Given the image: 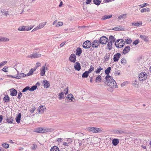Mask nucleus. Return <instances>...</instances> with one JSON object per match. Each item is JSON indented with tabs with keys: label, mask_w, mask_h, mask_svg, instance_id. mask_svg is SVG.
I'll return each mask as SVG.
<instances>
[{
	"label": "nucleus",
	"mask_w": 151,
	"mask_h": 151,
	"mask_svg": "<svg viewBox=\"0 0 151 151\" xmlns=\"http://www.w3.org/2000/svg\"><path fill=\"white\" fill-rule=\"evenodd\" d=\"M111 69V67H108L105 71V74L107 75L105 77L106 80L107 82V84L111 88L113 87H114L115 88H117V86L116 82L113 79L112 77L110 76L109 75Z\"/></svg>",
	"instance_id": "obj_1"
},
{
	"label": "nucleus",
	"mask_w": 151,
	"mask_h": 151,
	"mask_svg": "<svg viewBox=\"0 0 151 151\" xmlns=\"http://www.w3.org/2000/svg\"><path fill=\"white\" fill-rule=\"evenodd\" d=\"M108 41V39L106 36H102L99 39V40H94L92 43V46L93 48H97L100 45V44L104 45Z\"/></svg>",
	"instance_id": "obj_2"
},
{
	"label": "nucleus",
	"mask_w": 151,
	"mask_h": 151,
	"mask_svg": "<svg viewBox=\"0 0 151 151\" xmlns=\"http://www.w3.org/2000/svg\"><path fill=\"white\" fill-rule=\"evenodd\" d=\"M115 45L117 48L122 47L125 45L124 40L122 39L118 40L116 41Z\"/></svg>",
	"instance_id": "obj_3"
},
{
	"label": "nucleus",
	"mask_w": 151,
	"mask_h": 151,
	"mask_svg": "<svg viewBox=\"0 0 151 151\" xmlns=\"http://www.w3.org/2000/svg\"><path fill=\"white\" fill-rule=\"evenodd\" d=\"M147 75L144 72H142L139 74V79L140 81H143L145 80L147 78Z\"/></svg>",
	"instance_id": "obj_4"
},
{
	"label": "nucleus",
	"mask_w": 151,
	"mask_h": 151,
	"mask_svg": "<svg viewBox=\"0 0 151 151\" xmlns=\"http://www.w3.org/2000/svg\"><path fill=\"white\" fill-rule=\"evenodd\" d=\"M91 45H92V44L90 41L87 40L83 43V47L84 48L88 49L91 47Z\"/></svg>",
	"instance_id": "obj_5"
},
{
	"label": "nucleus",
	"mask_w": 151,
	"mask_h": 151,
	"mask_svg": "<svg viewBox=\"0 0 151 151\" xmlns=\"http://www.w3.org/2000/svg\"><path fill=\"white\" fill-rule=\"evenodd\" d=\"M46 23V22H44L40 23L38 26L33 29L32 31V32H33L34 31L37 30L39 29L42 28L45 25Z\"/></svg>",
	"instance_id": "obj_6"
},
{
	"label": "nucleus",
	"mask_w": 151,
	"mask_h": 151,
	"mask_svg": "<svg viewBox=\"0 0 151 151\" xmlns=\"http://www.w3.org/2000/svg\"><path fill=\"white\" fill-rule=\"evenodd\" d=\"M41 56V55L40 54L36 52H35L31 54L30 55L28 56V57L32 59L40 57Z\"/></svg>",
	"instance_id": "obj_7"
},
{
	"label": "nucleus",
	"mask_w": 151,
	"mask_h": 151,
	"mask_svg": "<svg viewBox=\"0 0 151 151\" xmlns=\"http://www.w3.org/2000/svg\"><path fill=\"white\" fill-rule=\"evenodd\" d=\"M46 64H45L44 65L42 68V69L40 70V75L41 76H43L45 75V70H47L48 69L47 67L46 66Z\"/></svg>",
	"instance_id": "obj_8"
},
{
	"label": "nucleus",
	"mask_w": 151,
	"mask_h": 151,
	"mask_svg": "<svg viewBox=\"0 0 151 151\" xmlns=\"http://www.w3.org/2000/svg\"><path fill=\"white\" fill-rule=\"evenodd\" d=\"M32 29V28H29L27 26H22L19 27L18 28V30L22 31H27L30 30Z\"/></svg>",
	"instance_id": "obj_9"
},
{
	"label": "nucleus",
	"mask_w": 151,
	"mask_h": 151,
	"mask_svg": "<svg viewBox=\"0 0 151 151\" xmlns=\"http://www.w3.org/2000/svg\"><path fill=\"white\" fill-rule=\"evenodd\" d=\"M45 109L46 108L45 106H40L38 108V112L40 114H42L44 112Z\"/></svg>",
	"instance_id": "obj_10"
},
{
	"label": "nucleus",
	"mask_w": 151,
	"mask_h": 151,
	"mask_svg": "<svg viewBox=\"0 0 151 151\" xmlns=\"http://www.w3.org/2000/svg\"><path fill=\"white\" fill-rule=\"evenodd\" d=\"M76 56L75 54H71L69 58V60L73 63H75L76 62Z\"/></svg>",
	"instance_id": "obj_11"
},
{
	"label": "nucleus",
	"mask_w": 151,
	"mask_h": 151,
	"mask_svg": "<svg viewBox=\"0 0 151 151\" xmlns=\"http://www.w3.org/2000/svg\"><path fill=\"white\" fill-rule=\"evenodd\" d=\"M54 131V129L49 128H42V133L49 132H52Z\"/></svg>",
	"instance_id": "obj_12"
},
{
	"label": "nucleus",
	"mask_w": 151,
	"mask_h": 151,
	"mask_svg": "<svg viewBox=\"0 0 151 151\" xmlns=\"http://www.w3.org/2000/svg\"><path fill=\"white\" fill-rule=\"evenodd\" d=\"M121 55L119 53L115 54L114 56L113 60L114 62H117L121 56Z\"/></svg>",
	"instance_id": "obj_13"
},
{
	"label": "nucleus",
	"mask_w": 151,
	"mask_h": 151,
	"mask_svg": "<svg viewBox=\"0 0 151 151\" xmlns=\"http://www.w3.org/2000/svg\"><path fill=\"white\" fill-rule=\"evenodd\" d=\"M26 76H27L26 74L23 73H18L17 74V76L14 77V78L16 79H20Z\"/></svg>",
	"instance_id": "obj_14"
},
{
	"label": "nucleus",
	"mask_w": 151,
	"mask_h": 151,
	"mask_svg": "<svg viewBox=\"0 0 151 151\" xmlns=\"http://www.w3.org/2000/svg\"><path fill=\"white\" fill-rule=\"evenodd\" d=\"M74 67L76 70L79 71L81 69V66L80 63L78 62H76L74 66Z\"/></svg>",
	"instance_id": "obj_15"
},
{
	"label": "nucleus",
	"mask_w": 151,
	"mask_h": 151,
	"mask_svg": "<svg viewBox=\"0 0 151 151\" xmlns=\"http://www.w3.org/2000/svg\"><path fill=\"white\" fill-rule=\"evenodd\" d=\"M17 92L16 90L14 88L10 89V95L12 96H16L17 94Z\"/></svg>",
	"instance_id": "obj_16"
},
{
	"label": "nucleus",
	"mask_w": 151,
	"mask_h": 151,
	"mask_svg": "<svg viewBox=\"0 0 151 151\" xmlns=\"http://www.w3.org/2000/svg\"><path fill=\"white\" fill-rule=\"evenodd\" d=\"M130 47L129 46L125 47L123 51V53L125 54L127 53L130 50Z\"/></svg>",
	"instance_id": "obj_17"
},
{
	"label": "nucleus",
	"mask_w": 151,
	"mask_h": 151,
	"mask_svg": "<svg viewBox=\"0 0 151 151\" xmlns=\"http://www.w3.org/2000/svg\"><path fill=\"white\" fill-rule=\"evenodd\" d=\"M110 54L109 53L106 54V55L104 56V62L108 61L110 59Z\"/></svg>",
	"instance_id": "obj_18"
},
{
	"label": "nucleus",
	"mask_w": 151,
	"mask_h": 151,
	"mask_svg": "<svg viewBox=\"0 0 151 151\" xmlns=\"http://www.w3.org/2000/svg\"><path fill=\"white\" fill-rule=\"evenodd\" d=\"M66 98L69 99L72 101L75 102L74 100H75V99L74 97H73L72 94L70 93L67 96Z\"/></svg>",
	"instance_id": "obj_19"
},
{
	"label": "nucleus",
	"mask_w": 151,
	"mask_h": 151,
	"mask_svg": "<svg viewBox=\"0 0 151 151\" xmlns=\"http://www.w3.org/2000/svg\"><path fill=\"white\" fill-rule=\"evenodd\" d=\"M82 51L80 47H78L76 50V55L80 56L82 53Z\"/></svg>",
	"instance_id": "obj_20"
},
{
	"label": "nucleus",
	"mask_w": 151,
	"mask_h": 151,
	"mask_svg": "<svg viewBox=\"0 0 151 151\" xmlns=\"http://www.w3.org/2000/svg\"><path fill=\"white\" fill-rule=\"evenodd\" d=\"M43 83L44 84V86L45 88H47L50 86V84L49 83L48 81L47 80H44L43 81Z\"/></svg>",
	"instance_id": "obj_21"
},
{
	"label": "nucleus",
	"mask_w": 151,
	"mask_h": 151,
	"mask_svg": "<svg viewBox=\"0 0 151 151\" xmlns=\"http://www.w3.org/2000/svg\"><path fill=\"white\" fill-rule=\"evenodd\" d=\"M9 40V39L7 37L0 36V42H6L8 41Z\"/></svg>",
	"instance_id": "obj_22"
},
{
	"label": "nucleus",
	"mask_w": 151,
	"mask_h": 151,
	"mask_svg": "<svg viewBox=\"0 0 151 151\" xmlns=\"http://www.w3.org/2000/svg\"><path fill=\"white\" fill-rule=\"evenodd\" d=\"M139 37L145 42H147L149 40L148 37L146 36L145 35H140Z\"/></svg>",
	"instance_id": "obj_23"
},
{
	"label": "nucleus",
	"mask_w": 151,
	"mask_h": 151,
	"mask_svg": "<svg viewBox=\"0 0 151 151\" xmlns=\"http://www.w3.org/2000/svg\"><path fill=\"white\" fill-rule=\"evenodd\" d=\"M93 132L94 133H100L102 132V131L99 128L93 127Z\"/></svg>",
	"instance_id": "obj_24"
},
{
	"label": "nucleus",
	"mask_w": 151,
	"mask_h": 151,
	"mask_svg": "<svg viewBox=\"0 0 151 151\" xmlns=\"http://www.w3.org/2000/svg\"><path fill=\"white\" fill-rule=\"evenodd\" d=\"M36 70V68H34V69H33L32 68L29 71V72L26 74V75L27 76H29L32 75L33 73V72H34Z\"/></svg>",
	"instance_id": "obj_25"
},
{
	"label": "nucleus",
	"mask_w": 151,
	"mask_h": 151,
	"mask_svg": "<svg viewBox=\"0 0 151 151\" xmlns=\"http://www.w3.org/2000/svg\"><path fill=\"white\" fill-rule=\"evenodd\" d=\"M112 142L114 145L116 146L119 143V140L117 139H114L112 140Z\"/></svg>",
	"instance_id": "obj_26"
},
{
	"label": "nucleus",
	"mask_w": 151,
	"mask_h": 151,
	"mask_svg": "<svg viewBox=\"0 0 151 151\" xmlns=\"http://www.w3.org/2000/svg\"><path fill=\"white\" fill-rule=\"evenodd\" d=\"M34 132L37 133H42V128L39 127L36 128L34 130Z\"/></svg>",
	"instance_id": "obj_27"
},
{
	"label": "nucleus",
	"mask_w": 151,
	"mask_h": 151,
	"mask_svg": "<svg viewBox=\"0 0 151 151\" xmlns=\"http://www.w3.org/2000/svg\"><path fill=\"white\" fill-rule=\"evenodd\" d=\"M59 148L56 146H54L52 147L50 150V151H59Z\"/></svg>",
	"instance_id": "obj_28"
},
{
	"label": "nucleus",
	"mask_w": 151,
	"mask_h": 151,
	"mask_svg": "<svg viewBox=\"0 0 151 151\" xmlns=\"http://www.w3.org/2000/svg\"><path fill=\"white\" fill-rule=\"evenodd\" d=\"M5 102H7L9 101L10 98L9 96L7 95H5L3 99Z\"/></svg>",
	"instance_id": "obj_29"
},
{
	"label": "nucleus",
	"mask_w": 151,
	"mask_h": 151,
	"mask_svg": "<svg viewBox=\"0 0 151 151\" xmlns=\"http://www.w3.org/2000/svg\"><path fill=\"white\" fill-rule=\"evenodd\" d=\"M116 39L112 35L110 36L109 38V42H111L113 43L115 41Z\"/></svg>",
	"instance_id": "obj_30"
},
{
	"label": "nucleus",
	"mask_w": 151,
	"mask_h": 151,
	"mask_svg": "<svg viewBox=\"0 0 151 151\" xmlns=\"http://www.w3.org/2000/svg\"><path fill=\"white\" fill-rule=\"evenodd\" d=\"M21 117V114L20 113L17 116L16 118V122L19 123L20 122V120Z\"/></svg>",
	"instance_id": "obj_31"
},
{
	"label": "nucleus",
	"mask_w": 151,
	"mask_h": 151,
	"mask_svg": "<svg viewBox=\"0 0 151 151\" xmlns=\"http://www.w3.org/2000/svg\"><path fill=\"white\" fill-rule=\"evenodd\" d=\"M112 17V15H105L103 16L101 18V19L103 20H105L107 19H109Z\"/></svg>",
	"instance_id": "obj_32"
},
{
	"label": "nucleus",
	"mask_w": 151,
	"mask_h": 151,
	"mask_svg": "<svg viewBox=\"0 0 151 151\" xmlns=\"http://www.w3.org/2000/svg\"><path fill=\"white\" fill-rule=\"evenodd\" d=\"M103 70V69L100 66L97 68V69L96 70H95V72H96V74L99 73L101 71Z\"/></svg>",
	"instance_id": "obj_33"
},
{
	"label": "nucleus",
	"mask_w": 151,
	"mask_h": 151,
	"mask_svg": "<svg viewBox=\"0 0 151 151\" xmlns=\"http://www.w3.org/2000/svg\"><path fill=\"white\" fill-rule=\"evenodd\" d=\"M127 17V14H122L119 16L118 17V18L119 19H125Z\"/></svg>",
	"instance_id": "obj_34"
},
{
	"label": "nucleus",
	"mask_w": 151,
	"mask_h": 151,
	"mask_svg": "<svg viewBox=\"0 0 151 151\" xmlns=\"http://www.w3.org/2000/svg\"><path fill=\"white\" fill-rule=\"evenodd\" d=\"M101 75L98 76L96 78V82H100L101 80Z\"/></svg>",
	"instance_id": "obj_35"
},
{
	"label": "nucleus",
	"mask_w": 151,
	"mask_h": 151,
	"mask_svg": "<svg viewBox=\"0 0 151 151\" xmlns=\"http://www.w3.org/2000/svg\"><path fill=\"white\" fill-rule=\"evenodd\" d=\"M7 122L9 123H12L13 121V118L11 117V118H7L6 119Z\"/></svg>",
	"instance_id": "obj_36"
},
{
	"label": "nucleus",
	"mask_w": 151,
	"mask_h": 151,
	"mask_svg": "<svg viewBox=\"0 0 151 151\" xmlns=\"http://www.w3.org/2000/svg\"><path fill=\"white\" fill-rule=\"evenodd\" d=\"M93 2L94 4L97 5H99L100 4L101 1L99 0H93Z\"/></svg>",
	"instance_id": "obj_37"
},
{
	"label": "nucleus",
	"mask_w": 151,
	"mask_h": 151,
	"mask_svg": "<svg viewBox=\"0 0 151 151\" xmlns=\"http://www.w3.org/2000/svg\"><path fill=\"white\" fill-rule=\"evenodd\" d=\"M150 11V9L149 8H147V9L143 8L141 9L140 12L142 13H143L145 12H149Z\"/></svg>",
	"instance_id": "obj_38"
},
{
	"label": "nucleus",
	"mask_w": 151,
	"mask_h": 151,
	"mask_svg": "<svg viewBox=\"0 0 151 151\" xmlns=\"http://www.w3.org/2000/svg\"><path fill=\"white\" fill-rule=\"evenodd\" d=\"M89 73L87 71H86L83 73L82 75V77L83 78H87L88 76Z\"/></svg>",
	"instance_id": "obj_39"
},
{
	"label": "nucleus",
	"mask_w": 151,
	"mask_h": 151,
	"mask_svg": "<svg viewBox=\"0 0 151 151\" xmlns=\"http://www.w3.org/2000/svg\"><path fill=\"white\" fill-rule=\"evenodd\" d=\"M59 98L60 100L62 99H64V97L63 92H62L60 93L59 94Z\"/></svg>",
	"instance_id": "obj_40"
},
{
	"label": "nucleus",
	"mask_w": 151,
	"mask_h": 151,
	"mask_svg": "<svg viewBox=\"0 0 151 151\" xmlns=\"http://www.w3.org/2000/svg\"><path fill=\"white\" fill-rule=\"evenodd\" d=\"M123 29V28L120 27H115L112 29L114 30H122Z\"/></svg>",
	"instance_id": "obj_41"
},
{
	"label": "nucleus",
	"mask_w": 151,
	"mask_h": 151,
	"mask_svg": "<svg viewBox=\"0 0 151 151\" xmlns=\"http://www.w3.org/2000/svg\"><path fill=\"white\" fill-rule=\"evenodd\" d=\"M2 146L5 149H7L9 147V145L6 143L2 144Z\"/></svg>",
	"instance_id": "obj_42"
},
{
	"label": "nucleus",
	"mask_w": 151,
	"mask_h": 151,
	"mask_svg": "<svg viewBox=\"0 0 151 151\" xmlns=\"http://www.w3.org/2000/svg\"><path fill=\"white\" fill-rule=\"evenodd\" d=\"M112 43L111 42H108L107 44V46L109 50L111 49L112 46Z\"/></svg>",
	"instance_id": "obj_43"
},
{
	"label": "nucleus",
	"mask_w": 151,
	"mask_h": 151,
	"mask_svg": "<svg viewBox=\"0 0 151 151\" xmlns=\"http://www.w3.org/2000/svg\"><path fill=\"white\" fill-rule=\"evenodd\" d=\"M94 70V67L92 65H91L90 66V68L89 69L88 71H87L88 72V73H91L92 71H93Z\"/></svg>",
	"instance_id": "obj_44"
},
{
	"label": "nucleus",
	"mask_w": 151,
	"mask_h": 151,
	"mask_svg": "<svg viewBox=\"0 0 151 151\" xmlns=\"http://www.w3.org/2000/svg\"><path fill=\"white\" fill-rule=\"evenodd\" d=\"M37 88V86L36 85L33 86L31 88H29V91H33L36 89Z\"/></svg>",
	"instance_id": "obj_45"
},
{
	"label": "nucleus",
	"mask_w": 151,
	"mask_h": 151,
	"mask_svg": "<svg viewBox=\"0 0 151 151\" xmlns=\"http://www.w3.org/2000/svg\"><path fill=\"white\" fill-rule=\"evenodd\" d=\"M132 42V40L130 38L125 39V42L127 44H130Z\"/></svg>",
	"instance_id": "obj_46"
},
{
	"label": "nucleus",
	"mask_w": 151,
	"mask_h": 151,
	"mask_svg": "<svg viewBox=\"0 0 151 151\" xmlns=\"http://www.w3.org/2000/svg\"><path fill=\"white\" fill-rule=\"evenodd\" d=\"M1 12L5 16H6L7 15H9L8 11H5L4 10H3L2 11H1Z\"/></svg>",
	"instance_id": "obj_47"
},
{
	"label": "nucleus",
	"mask_w": 151,
	"mask_h": 151,
	"mask_svg": "<svg viewBox=\"0 0 151 151\" xmlns=\"http://www.w3.org/2000/svg\"><path fill=\"white\" fill-rule=\"evenodd\" d=\"M149 4L146 3H144L143 4H140L139 5V6H140L141 8H142L145 7L147 6H149Z\"/></svg>",
	"instance_id": "obj_48"
},
{
	"label": "nucleus",
	"mask_w": 151,
	"mask_h": 151,
	"mask_svg": "<svg viewBox=\"0 0 151 151\" xmlns=\"http://www.w3.org/2000/svg\"><path fill=\"white\" fill-rule=\"evenodd\" d=\"M121 63L122 64H126V60L125 58H123L121 60Z\"/></svg>",
	"instance_id": "obj_49"
},
{
	"label": "nucleus",
	"mask_w": 151,
	"mask_h": 151,
	"mask_svg": "<svg viewBox=\"0 0 151 151\" xmlns=\"http://www.w3.org/2000/svg\"><path fill=\"white\" fill-rule=\"evenodd\" d=\"M28 90H29V87L28 86H27L22 90V92H26Z\"/></svg>",
	"instance_id": "obj_50"
},
{
	"label": "nucleus",
	"mask_w": 151,
	"mask_h": 151,
	"mask_svg": "<svg viewBox=\"0 0 151 151\" xmlns=\"http://www.w3.org/2000/svg\"><path fill=\"white\" fill-rule=\"evenodd\" d=\"M87 129L88 131L93 132V127H89L87 128Z\"/></svg>",
	"instance_id": "obj_51"
},
{
	"label": "nucleus",
	"mask_w": 151,
	"mask_h": 151,
	"mask_svg": "<svg viewBox=\"0 0 151 151\" xmlns=\"http://www.w3.org/2000/svg\"><path fill=\"white\" fill-rule=\"evenodd\" d=\"M63 23L62 22H58V24H57L56 25V27H58L59 26H61L63 25Z\"/></svg>",
	"instance_id": "obj_52"
},
{
	"label": "nucleus",
	"mask_w": 151,
	"mask_h": 151,
	"mask_svg": "<svg viewBox=\"0 0 151 151\" xmlns=\"http://www.w3.org/2000/svg\"><path fill=\"white\" fill-rule=\"evenodd\" d=\"M7 61H4L0 63V66L1 67L7 63Z\"/></svg>",
	"instance_id": "obj_53"
},
{
	"label": "nucleus",
	"mask_w": 151,
	"mask_h": 151,
	"mask_svg": "<svg viewBox=\"0 0 151 151\" xmlns=\"http://www.w3.org/2000/svg\"><path fill=\"white\" fill-rule=\"evenodd\" d=\"M140 23L139 22H137L136 23H133L132 24V26H134L136 27H139L140 25Z\"/></svg>",
	"instance_id": "obj_54"
},
{
	"label": "nucleus",
	"mask_w": 151,
	"mask_h": 151,
	"mask_svg": "<svg viewBox=\"0 0 151 151\" xmlns=\"http://www.w3.org/2000/svg\"><path fill=\"white\" fill-rule=\"evenodd\" d=\"M37 146L36 144H33L31 147V148L32 150H35L37 148Z\"/></svg>",
	"instance_id": "obj_55"
},
{
	"label": "nucleus",
	"mask_w": 151,
	"mask_h": 151,
	"mask_svg": "<svg viewBox=\"0 0 151 151\" xmlns=\"http://www.w3.org/2000/svg\"><path fill=\"white\" fill-rule=\"evenodd\" d=\"M41 65V63L39 62H37L36 63L35 66V68L36 69L38 67L40 66Z\"/></svg>",
	"instance_id": "obj_56"
},
{
	"label": "nucleus",
	"mask_w": 151,
	"mask_h": 151,
	"mask_svg": "<svg viewBox=\"0 0 151 151\" xmlns=\"http://www.w3.org/2000/svg\"><path fill=\"white\" fill-rule=\"evenodd\" d=\"M35 109V106H34L32 109H30L29 111L32 113H33Z\"/></svg>",
	"instance_id": "obj_57"
},
{
	"label": "nucleus",
	"mask_w": 151,
	"mask_h": 151,
	"mask_svg": "<svg viewBox=\"0 0 151 151\" xmlns=\"http://www.w3.org/2000/svg\"><path fill=\"white\" fill-rule=\"evenodd\" d=\"M139 43L138 40H135L134 41L133 43V44H135V45H137Z\"/></svg>",
	"instance_id": "obj_58"
},
{
	"label": "nucleus",
	"mask_w": 151,
	"mask_h": 151,
	"mask_svg": "<svg viewBox=\"0 0 151 151\" xmlns=\"http://www.w3.org/2000/svg\"><path fill=\"white\" fill-rule=\"evenodd\" d=\"M68 88H65L64 90V92L65 93V95L67 94L68 93Z\"/></svg>",
	"instance_id": "obj_59"
},
{
	"label": "nucleus",
	"mask_w": 151,
	"mask_h": 151,
	"mask_svg": "<svg viewBox=\"0 0 151 151\" xmlns=\"http://www.w3.org/2000/svg\"><path fill=\"white\" fill-rule=\"evenodd\" d=\"M22 96V93L21 92H20V93H19L18 94L17 96V98L18 99H20L21 98V97Z\"/></svg>",
	"instance_id": "obj_60"
},
{
	"label": "nucleus",
	"mask_w": 151,
	"mask_h": 151,
	"mask_svg": "<svg viewBox=\"0 0 151 151\" xmlns=\"http://www.w3.org/2000/svg\"><path fill=\"white\" fill-rule=\"evenodd\" d=\"M7 68H8L7 67L5 66L2 69V70L4 72H7L6 70Z\"/></svg>",
	"instance_id": "obj_61"
},
{
	"label": "nucleus",
	"mask_w": 151,
	"mask_h": 151,
	"mask_svg": "<svg viewBox=\"0 0 151 151\" xmlns=\"http://www.w3.org/2000/svg\"><path fill=\"white\" fill-rule=\"evenodd\" d=\"M70 144V143H67L65 142H64L63 143V145L64 146H68Z\"/></svg>",
	"instance_id": "obj_62"
},
{
	"label": "nucleus",
	"mask_w": 151,
	"mask_h": 151,
	"mask_svg": "<svg viewBox=\"0 0 151 151\" xmlns=\"http://www.w3.org/2000/svg\"><path fill=\"white\" fill-rule=\"evenodd\" d=\"M62 139L61 138H58L57 139V141L58 142H62Z\"/></svg>",
	"instance_id": "obj_63"
},
{
	"label": "nucleus",
	"mask_w": 151,
	"mask_h": 151,
	"mask_svg": "<svg viewBox=\"0 0 151 151\" xmlns=\"http://www.w3.org/2000/svg\"><path fill=\"white\" fill-rule=\"evenodd\" d=\"M65 42H63L60 45V47H63L65 44Z\"/></svg>",
	"instance_id": "obj_64"
}]
</instances>
